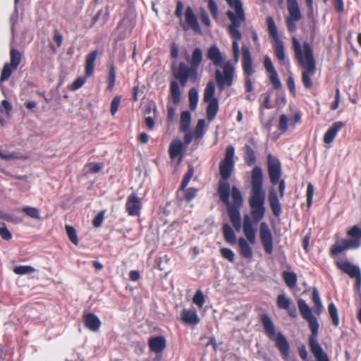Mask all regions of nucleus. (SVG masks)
<instances>
[{"label": "nucleus", "mask_w": 361, "mask_h": 361, "mask_svg": "<svg viewBox=\"0 0 361 361\" xmlns=\"http://www.w3.org/2000/svg\"><path fill=\"white\" fill-rule=\"evenodd\" d=\"M200 18L202 23L207 27H209L211 25L210 19L209 18L208 14L206 13L205 11H202L200 13Z\"/></svg>", "instance_id": "64"}, {"label": "nucleus", "mask_w": 361, "mask_h": 361, "mask_svg": "<svg viewBox=\"0 0 361 361\" xmlns=\"http://www.w3.org/2000/svg\"><path fill=\"white\" fill-rule=\"evenodd\" d=\"M109 17V12L106 11L105 13L103 12V10H99L97 11L96 15L93 17L92 23L90 25V27H93L94 24L100 19L102 18V24H105L108 20Z\"/></svg>", "instance_id": "45"}, {"label": "nucleus", "mask_w": 361, "mask_h": 361, "mask_svg": "<svg viewBox=\"0 0 361 361\" xmlns=\"http://www.w3.org/2000/svg\"><path fill=\"white\" fill-rule=\"evenodd\" d=\"M346 242L345 239H341L332 245L329 250L331 257H335L345 250H350L351 247Z\"/></svg>", "instance_id": "28"}, {"label": "nucleus", "mask_w": 361, "mask_h": 361, "mask_svg": "<svg viewBox=\"0 0 361 361\" xmlns=\"http://www.w3.org/2000/svg\"><path fill=\"white\" fill-rule=\"evenodd\" d=\"M282 277L288 287L292 288L296 286L298 278L295 273L285 271L282 273Z\"/></svg>", "instance_id": "35"}, {"label": "nucleus", "mask_w": 361, "mask_h": 361, "mask_svg": "<svg viewBox=\"0 0 361 361\" xmlns=\"http://www.w3.org/2000/svg\"><path fill=\"white\" fill-rule=\"evenodd\" d=\"M333 6L336 12L342 13L344 11V6L343 0H334Z\"/></svg>", "instance_id": "62"}, {"label": "nucleus", "mask_w": 361, "mask_h": 361, "mask_svg": "<svg viewBox=\"0 0 361 361\" xmlns=\"http://www.w3.org/2000/svg\"><path fill=\"white\" fill-rule=\"evenodd\" d=\"M189 66L181 62L177 67L173 66V75L180 85L184 87L188 80L196 82L198 79V69L203 61V51L201 48L196 47L192 51L190 57H185Z\"/></svg>", "instance_id": "5"}, {"label": "nucleus", "mask_w": 361, "mask_h": 361, "mask_svg": "<svg viewBox=\"0 0 361 361\" xmlns=\"http://www.w3.org/2000/svg\"><path fill=\"white\" fill-rule=\"evenodd\" d=\"M314 192V185L311 183H309L307 187V204L308 207L312 205Z\"/></svg>", "instance_id": "55"}, {"label": "nucleus", "mask_w": 361, "mask_h": 361, "mask_svg": "<svg viewBox=\"0 0 361 361\" xmlns=\"http://www.w3.org/2000/svg\"><path fill=\"white\" fill-rule=\"evenodd\" d=\"M193 174L194 169L192 167H190L186 173L183 176V178L179 186L178 191L185 190V188L188 186L189 182L190 181Z\"/></svg>", "instance_id": "41"}, {"label": "nucleus", "mask_w": 361, "mask_h": 361, "mask_svg": "<svg viewBox=\"0 0 361 361\" xmlns=\"http://www.w3.org/2000/svg\"><path fill=\"white\" fill-rule=\"evenodd\" d=\"M312 300L317 309V312L319 314L322 309V304L320 300L319 291L317 288H314L312 289Z\"/></svg>", "instance_id": "42"}, {"label": "nucleus", "mask_w": 361, "mask_h": 361, "mask_svg": "<svg viewBox=\"0 0 361 361\" xmlns=\"http://www.w3.org/2000/svg\"><path fill=\"white\" fill-rule=\"evenodd\" d=\"M262 96L264 97V100L262 102V103L261 104V106H260V109L262 110L264 109H270L271 106V97L269 94H262Z\"/></svg>", "instance_id": "59"}, {"label": "nucleus", "mask_w": 361, "mask_h": 361, "mask_svg": "<svg viewBox=\"0 0 361 361\" xmlns=\"http://www.w3.org/2000/svg\"><path fill=\"white\" fill-rule=\"evenodd\" d=\"M0 236L5 240H10L12 238V235L4 223H2L0 227Z\"/></svg>", "instance_id": "56"}, {"label": "nucleus", "mask_w": 361, "mask_h": 361, "mask_svg": "<svg viewBox=\"0 0 361 361\" xmlns=\"http://www.w3.org/2000/svg\"><path fill=\"white\" fill-rule=\"evenodd\" d=\"M263 173L262 169L255 166L251 173V195L249 198V205L251 215L255 224L262 220L265 214V192L262 188Z\"/></svg>", "instance_id": "4"}, {"label": "nucleus", "mask_w": 361, "mask_h": 361, "mask_svg": "<svg viewBox=\"0 0 361 361\" xmlns=\"http://www.w3.org/2000/svg\"><path fill=\"white\" fill-rule=\"evenodd\" d=\"M85 82V78L82 77H80L77 78L72 84L71 85V90H77L79 88H80L84 83Z\"/></svg>", "instance_id": "61"}, {"label": "nucleus", "mask_w": 361, "mask_h": 361, "mask_svg": "<svg viewBox=\"0 0 361 361\" xmlns=\"http://www.w3.org/2000/svg\"><path fill=\"white\" fill-rule=\"evenodd\" d=\"M235 149L232 145L226 147L224 159L219 164V173L221 180L218 185V194L221 202L227 206V212L230 221L236 231L239 232L241 229V217L240 209L243 205V196L236 186L231 188V197L233 203L230 202V185L228 179L231 177L234 168L233 157Z\"/></svg>", "instance_id": "1"}, {"label": "nucleus", "mask_w": 361, "mask_h": 361, "mask_svg": "<svg viewBox=\"0 0 361 361\" xmlns=\"http://www.w3.org/2000/svg\"><path fill=\"white\" fill-rule=\"evenodd\" d=\"M276 305L279 309L286 310L290 317H297L298 312L295 305L284 294L278 295L276 298Z\"/></svg>", "instance_id": "18"}, {"label": "nucleus", "mask_w": 361, "mask_h": 361, "mask_svg": "<svg viewBox=\"0 0 361 361\" xmlns=\"http://www.w3.org/2000/svg\"><path fill=\"white\" fill-rule=\"evenodd\" d=\"M66 231L68 239L75 245H78L79 243V239L78 238L76 231L75 228L72 226L66 225Z\"/></svg>", "instance_id": "43"}, {"label": "nucleus", "mask_w": 361, "mask_h": 361, "mask_svg": "<svg viewBox=\"0 0 361 361\" xmlns=\"http://www.w3.org/2000/svg\"><path fill=\"white\" fill-rule=\"evenodd\" d=\"M344 126V123L342 121H336L332 124V126L327 130L324 135V142L326 144L331 143L336 137L337 133Z\"/></svg>", "instance_id": "24"}, {"label": "nucleus", "mask_w": 361, "mask_h": 361, "mask_svg": "<svg viewBox=\"0 0 361 361\" xmlns=\"http://www.w3.org/2000/svg\"><path fill=\"white\" fill-rule=\"evenodd\" d=\"M348 239H345L346 243L351 247L352 250H355L361 246V228L355 225L352 226L346 232Z\"/></svg>", "instance_id": "17"}, {"label": "nucleus", "mask_w": 361, "mask_h": 361, "mask_svg": "<svg viewBox=\"0 0 361 361\" xmlns=\"http://www.w3.org/2000/svg\"><path fill=\"white\" fill-rule=\"evenodd\" d=\"M22 211L30 218L35 219H40L39 209L37 208L32 207H23Z\"/></svg>", "instance_id": "47"}, {"label": "nucleus", "mask_w": 361, "mask_h": 361, "mask_svg": "<svg viewBox=\"0 0 361 361\" xmlns=\"http://www.w3.org/2000/svg\"><path fill=\"white\" fill-rule=\"evenodd\" d=\"M125 207L129 216H139L142 209L141 198L135 192L131 193L127 198Z\"/></svg>", "instance_id": "15"}, {"label": "nucleus", "mask_w": 361, "mask_h": 361, "mask_svg": "<svg viewBox=\"0 0 361 361\" xmlns=\"http://www.w3.org/2000/svg\"><path fill=\"white\" fill-rule=\"evenodd\" d=\"M292 45L295 54V59L300 67L302 68L301 80L307 90H311L313 87L312 77L315 74L317 66L312 45L304 42L302 49L301 44L296 37H293Z\"/></svg>", "instance_id": "2"}, {"label": "nucleus", "mask_w": 361, "mask_h": 361, "mask_svg": "<svg viewBox=\"0 0 361 361\" xmlns=\"http://www.w3.org/2000/svg\"><path fill=\"white\" fill-rule=\"evenodd\" d=\"M298 306L302 317L308 322L311 331L308 338L310 351L317 361H330L317 341L319 326L317 318L312 315L310 307L303 299L298 300Z\"/></svg>", "instance_id": "6"}, {"label": "nucleus", "mask_w": 361, "mask_h": 361, "mask_svg": "<svg viewBox=\"0 0 361 361\" xmlns=\"http://www.w3.org/2000/svg\"><path fill=\"white\" fill-rule=\"evenodd\" d=\"M260 321L267 337L274 342L276 348L280 352L283 360L286 361L288 360L290 356V345L286 338L281 332L275 333L274 325L267 314H262L260 315Z\"/></svg>", "instance_id": "7"}, {"label": "nucleus", "mask_w": 361, "mask_h": 361, "mask_svg": "<svg viewBox=\"0 0 361 361\" xmlns=\"http://www.w3.org/2000/svg\"><path fill=\"white\" fill-rule=\"evenodd\" d=\"M223 235L224 240L231 244L235 245L236 243V237L235 233L231 226L228 224H224L223 226Z\"/></svg>", "instance_id": "33"}, {"label": "nucleus", "mask_w": 361, "mask_h": 361, "mask_svg": "<svg viewBox=\"0 0 361 361\" xmlns=\"http://www.w3.org/2000/svg\"><path fill=\"white\" fill-rule=\"evenodd\" d=\"M35 271L36 270L34 267L27 265L18 266L13 269L14 273L18 275L34 273Z\"/></svg>", "instance_id": "46"}, {"label": "nucleus", "mask_w": 361, "mask_h": 361, "mask_svg": "<svg viewBox=\"0 0 361 361\" xmlns=\"http://www.w3.org/2000/svg\"><path fill=\"white\" fill-rule=\"evenodd\" d=\"M268 200L273 214L276 217L279 216L281 214V206L277 193L274 188L269 190Z\"/></svg>", "instance_id": "22"}, {"label": "nucleus", "mask_w": 361, "mask_h": 361, "mask_svg": "<svg viewBox=\"0 0 361 361\" xmlns=\"http://www.w3.org/2000/svg\"><path fill=\"white\" fill-rule=\"evenodd\" d=\"M214 94L215 85L213 81H209L204 91V101L208 103L206 114L209 121H212L219 111V102Z\"/></svg>", "instance_id": "10"}, {"label": "nucleus", "mask_w": 361, "mask_h": 361, "mask_svg": "<svg viewBox=\"0 0 361 361\" xmlns=\"http://www.w3.org/2000/svg\"><path fill=\"white\" fill-rule=\"evenodd\" d=\"M288 118L286 115L282 114L279 117V129L281 133H284L288 130Z\"/></svg>", "instance_id": "50"}, {"label": "nucleus", "mask_w": 361, "mask_h": 361, "mask_svg": "<svg viewBox=\"0 0 361 361\" xmlns=\"http://www.w3.org/2000/svg\"><path fill=\"white\" fill-rule=\"evenodd\" d=\"M150 350L154 353H161L166 348V341L163 336H152L148 340Z\"/></svg>", "instance_id": "20"}, {"label": "nucleus", "mask_w": 361, "mask_h": 361, "mask_svg": "<svg viewBox=\"0 0 361 361\" xmlns=\"http://www.w3.org/2000/svg\"><path fill=\"white\" fill-rule=\"evenodd\" d=\"M238 245L240 255L245 259H251L252 257V250L248 243L243 238L238 239Z\"/></svg>", "instance_id": "31"}, {"label": "nucleus", "mask_w": 361, "mask_h": 361, "mask_svg": "<svg viewBox=\"0 0 361 361\" xmlns=\"http://www.w3.org/2000/svg\"><path fill=\"white\" fill-rule=\"evenodd\" d=\"M242 67L243 73L245 76L250 77L254 73L252 59L249 48L245 45L242 47Z\"/></svg>", "instance_id": "19"}, {"label": "nucleus", "mask_w": 361, "mask_h": 361, "mask_svg": "<svg viewBox=\"0 0 361 361\" xmlns=\"http://www.w3.org/2000/svg\"><path fill=\"white\" fill-rule=\"evenodd\" d=\"M121 97L116 95L115 96L111 103L110 111L112 116H114L118 111V107L121 104Z\"/></svg>", "instance_id": "51"}, {"label": "nucleus", "mask_w": 361, "mask_h": 361, "mask_svg": "<svg viewBox=\"0 0 361 361\" xmlns=\"http://www.w3.org/2000/svg\"><path fill=\"white\" fill-rule=\"evenodd\" d=\"M264 66L267 73H269V80L276 90L281 88V83L278 77L276 71L275 70L271 59L268 56L264 58Z\"/></svg>", "instance_id": "16"}, {"label": "nucleus", "mask_w": 361, "mask_h": 361, "mask_svg": "<svg viewBox=\"0 0 361 361\" xmlns=\"http://www.w3.org/2000/svg\"><path fill=\"white\" fill-rule=\"evenodd\" d=\"M328 311L331 319L332 324H334V326L337 327L339 324V317L337 308L333 302H331L328 305Z\"/></svg>", "instance_id": "39"}, {"label": "nucleus", "mask_w": 361, "mask_h": 361, "mask_svg": "<svg viewBox=\"0 0 361 361\" xmlns=\"http://www.w3.org/2000/svg\"><path fill=\"white\" fill-rule=\"evenodd\" d=\"M206 56L214 66L222 67V71L216 69L214 72L215 81L219 91L222 92L233 85L235 77V66L231 61L224 64V56L216 45H212L207 50Z\"/></svg>", "instance_id": "3"}, {"label": "nucleus", "mask_w": 361, "mask_h": 361, "mask_svg": "<svg viewBox=\"0 0 361 361\" xmlns=\"http://www.w3.org/2000/svg\"><path fill=\"white\" fill-rule=\"evenodd\" d=\"M83 322L85 326L92 331H97L102 325L99 318L91 312L84 314Z\"/></svg>", "instance_id": "23"}, {"label": "nucleus", "mask_w": 361, "mask_h": 361, "mask_svg": "<svg viewBox=\"0 0 361 361\" xmlns=\"http://www.w3.org/2000/svg\"><path fill=\"white\" fill-rule=\"evenodd\" d=\"M191 123V115L188 111H184L180 114V130L182 132H188Z\"/></svg>", "instance_id": "34"}, {"label": "nucleus", "mask_w": 361, "mask_h": 361, "mask_svg": "<svg viewBox=\"0 0 361 361\" xmlns=\"http://www.w3.org/2000/svg\"><path fill=\"white\" fill-rule=\"evenodd\" d=\"M21 54L19 51L11 49L10 51V65L13 68H17L21 61Z\"/></svg>", "instance_id": "36"}, {"label": "nucleus", "mask_w": 361, "mask_h": 361, "mask_svg": "<svg viewBox=\"0 0 361 361\" xmlns=\"http://www.w3.org/2000/svg\"><path fill=\"white\" fill-rule=\"evenodd\" d=\"M243 233L251 244H255L256 241V230L255 229L250 217L245 215L243 219Z\"/></svg>", "instance_id": "21"}, {"label": "nucleus", "mask_w": 361, "mask_h": 361, "mask_svg": "<svg viewBox=\"0 0 361 361\" xmlns=\"http://www.w3.org/2000/svg\"><path fill=\"white\" fill-rule=\"evenodd\" d=\"M269 35L274 41L273 49L275 56L281 64L286 59L285 47L283 41L280 39L275 21L271 16H267L266 19Z\"/></svg>", "instance_id": "9"}, {"label": "nucleus", "mask_w": 361, "mask_h": 361, "mask_svg": "<svg viewBox=\"0 0 361 361\" xmlns=\"http://www.w3.org/2000/svg\"><path fill=\"white\" fill-rule=\"evenodd\" d=\"M298 354L303 361L307 360L308 353L305 345H302L298 348Z\"/></svg>", "instance_id": "63"}, {"label": "nucleus", "mask_w": 361, "mask_h": 361, "mask_svg": "<svg viewBox=\"0 0 361 361\" xmlns=\"http://www.w3.org/2000/svg\"><path fill=\"white\" fill-rule=\"evenodd\" d=\"M205 130V121L200 119L193 131V136L195 139H200L203 137Z\"/></svg>", "instance_id": "38"}, {"label": "nucleus", "mask_w": 361, "mask_h": 361, "mask_svg": "<svg viewBox=\"0 0 361 361\" xmlns=\"http://www.w3.org/2000/svg\"><path fill=\"white\" fill-rule=\"evenodd\" d=\"M340 103V90L336 88L335 94V99L331 104V110L335 111L338 109Z\"/></svg>", "instance_id": "60"}, {"label": "nucleus", "mask_w": 361, "mask_h": 361, "mask_svg": "<svg viewBox=\"0 0 361 361\" xmlns=\"http://www.w3.org/2000/svg\"><path fill=\"white\" fill-rule=\"evenodd\" d=\"M98 55L97 50H93L90 51L86 56L85 59V73L86 77H90L92 75L94 70V63Z\"/></svg>", "instance_id": "27"}, {"label": "nucleus", "mask_w": 361, "mask_h": 361, "mask_svg": "<svg viewBox=\"0 0 361 361\" xmlns=\"http://www.w3.org/2000/svg\"><path fill=\"white\" fill-rule=\"evenodd\" d=\"M220 252L224 259H228L231 262H234L235 255L231 249L226 247L221 248Z\"/></svg>", "instance_id": "52"}, {"label": "nucleus", "mask_w": 361, "mask_h": 361, "mask_svg": "<svg viewBox=\"0 0 361 361\" xmlns=\"http://www.w3.org/2000/svg\"><path fill=\"white\" fill-rule=\"evenodd\" d=\"M192 301L199 308L203 307L205 302V298L203 293L200 290L195 293Z\"/></svg>", "instance_id": "48"}, {"label": "nucleus", "mask_w": 361, "mask_h": 361, "mask_svg": "<svg viewBox=\"0 0 361 361\" xmlns=\"http://www.w3.org/2000/svg\"><path fill=\"white\" fill-rule=\"evenodd\" d=\"M287 87L290 94L295 97L296 96V90L294 78L292 75L288 76L286 80Z\"/></svg>", "instance_id": "54"}, {"label": "nucleus", "mask_w": 361, "mask_h": 361, "mask_svg": "<svg viewBox=\"0 0 361 361\" xmlns=\"http://www.w3.org/2000/svg\"><path fill=\"white\" fill-rule=\"evenodd\" d=\"M104 219V211L99 212L92 220V224L94 227L99 228L102 226Z\"/></svg>", "instance_id": "58"}, {"label": "nucleus", "mask_w": 361, "mask_h": 361, "mask_svg": "<svg viewBox=\"0 0 361 361\" xmlns=\"http://www.w3.org/2000/svg\"><path fill=\"white\" fill-rule=\"evenodd\" d=\"M197 190L195 188H189L185 190L184 199L187 202L192 201L196 196Z\"/></svg>", "instance_id": "53"}, {"label": "nucleus", "mask_w": 361, "mask_h": 361, "mask_svg": "<svg viewBox=\"0 0 361 361\" xmlns=\"http://www.w3.org/2000/svg\"><path fill=\"white\" fill-rule=\"evenodd\" d=\"M267 171L271 183L277 185L282 174L281 164L279 159L271 154L267 155Z\"/></svg>", "instance_id": "13"}, {"label": "nucleus", "mask_w": 361, "mask_h": 361, "mask_svg": "<svg viewBox=\"0 0 361 361\" xmlns=\"http://www.w3.org/2000/svg\"><path fill=\"white\" fill-rule=\"evenodd\" d=\"M259 237L264 252L271 255L273 252V237L268 224L265 222L260 224Z\"/></svg>", "instance_id": "14"}, {"label": "nucleus", "mask_w": 361, "mask_h": 361, "mask_svg": "<svg viewBox=\"0 0 361 361\" xmlns=\"http://www.w3.org/2000/svg\"><path fill=\"white\" fill-rule=\"evenodd\" d=\"M182 321L188 325H197L200 322V318L194 309L183 310L181 313Z\"/></svg>", "instance_id": "26"}, {"label": "nucleus", "mask_w": 361, "mask_h": 361, "mask_svg": "<svg viewBox=\"0 0 361 361\" xmlns=\"http://www.w3.org/2000/svg\"><path fill=\"white\" fill-rule=\"evenodd\" d=\"M226 16L231 21V24L228 27V31L233 39L232 51L234 63H236L239 61L240 49L238 41L242 38V34L239 30L241 24L245 21V14L244 11L233 13L231 11L226 12Z\"/></svg>", "instance_id": "8"}, {"label": "nucleus", "mask_w": 361, "mask_h": 361, "mask_svg": "<svg viewBox=\"0 0 361 361\" xmlns=\"http://www.w3.org/2000/svg\"><path fill=\"white\" fill-rule=\"evenodd\" d=\"M183 149V144L179 140H173L169 146V156L170 158L173 159L176 158L179 154H181V152Z\"/></svg>", "instance_id": "32"}, {"label": "nucleus", "mask_w": 361, "mask_h": 361, "mask_svg": "<svg viewBox=\"0 0 361 361\" xmlns=\"http://www.w3.org/2000/svg\"><path fill=\"white\" fill-rule=\"evenodd\" d=\"M116 82V68L114 63L109 66L108 73V85L107 88L109 91H111L115 85Z\"/></svg>", "instance_id": "37"}, {"label": "nucleus", "mask_w": 361, "mask_h": 361, "mask_svg": "<svg viewBox=\"0 0 361 361\" xmlns=\"http://www.w3.org/2000/svg\"><path fill=\"white\" fill-rule=\"evenodd\" d=\"M170 98L175 105L180 102L181 92L177 81L173 80L170 83Z\"/></svg>", "instance_id": "30"}, {"label": "nucleus", "mask_w": 361, "mask_h": 361, "mask_svg": "<svg viewBox=\"0 0 361 361\" xmlns=\"http://www.w3.org/2000/svg\"><path fill=\"white\" fill-rule=\"evenodd\" d=\"M244 150V161L248 166H252L255 165L257 161V157L255 152L250 145H245L243 147Z\"/></svg>", "instance_id": "29"}, {"label": "nucleus", "mask_w": 361, "mask_h": 361, "mask_svg": "<svg viewBox=\"0 0 361 361\" xmlns=\"http://www.w3.org/2000/svg\"><path fill=\"white\" fill-rule=\"evenodd\" d=\"M208 9L214 19L219 18V10L214 0H208Z\"/></svg>", "instance_id": "49"}, {"label": "nucleus", "mask_w": 361, "mask_h": 361, "mask_svg": "<svg viewBox=\"0 0 361 361\" xmlns=\"http://www.w3.org/2000/svg\"><path fill=\"white\" fill-rule=\"evenodd\" d=\"M230 7L235 9V13L239 11H243V4L240 0H226Z\"/></svg>", "instance_id": "57"}, {"label": "nucleus", "mask_w": 361, "mask_h": 361, "mask_svg": "<svg viewBox=\"0 0 361 361\" xmlns=\"http://www.w3.org/2000/svg\"><path fill=\"white\" fill-rule=\"evenodd\" d=\"M288 16L286 18V25L289 32L297 30L296 23L302 18L298 0H286Z\"/></svg>", "instance_id": "11"}, {"label": "nucleus", "mask_w": 361, "mask_h": 361, "mask_svg": "<svg viewBox=\"0 0 361 361\" xmlns=\"http://www.w3.org/2000/svg\"><path fill=\"white\" fill-rule=\"evenodd\" d=\"M16 68H14L12 67L11 65L6 63L4 64L3 69L1 71V74L0 76V81L3 82L5 80H7L10 76L12 74L13 71L16 70Z\"/></svg>", "instance_id": "44"}, {"label": "nucleus", "mask_w": 361, "mask_h": 361, "mask_svg": "<svg viewBox=\"0 0 361 361\" xmlns=\"http://www.w3.org/2000/svg\"><path fill=\"white\" fill-rule=\"evenodd\" d=\"M335 264L343 273L347 274L351 279H355L357 286H361V271L357 265L352 264L346 259L336 260Z\"/></svg>", "instance_id": "12"}, {"label": "nucleus", "mask_w": 361, "mask_h": 361, "mask_svg": "<svg viewBox=\"0 0 361 361\" xmlns=\"http://www.w3.org/2000/svg\"><path fill=\"white\" fill-rule=\"evenodd\" d=\"M189 106L191 110H195L198 102V92L195 88H191L188 92Z\"/></svg>", "instance_id": "40"}, {"label": "nucleus", "mask_w": 361, "mask_h": 361, "mask_svg": "<svg viewBox=\"0 0 361 361\" xmlns=\"http://www.w3.org/2000/svg\"><path fill=\"white\" fill-rule=\"evenodd\" d=\"M185 21L189 27L194 30L195 32L200 33L201 29L198 23L197 18L195 15L191 7L188 6L186 8L185 13Z\"/></svg>", "instance_id": "25"}]
</instances>
